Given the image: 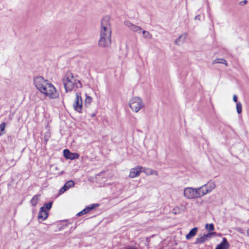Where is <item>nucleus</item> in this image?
I'll use <instances>...</instances> for the list:
<instances>
[{
    "label": "nucleus",
    "mask_w": 249,
    "mask_h": 249,
    "mask_svg": "<svg viewBox=\"0 0 249 249\" xmlns=\"http://www.w3.org/2000/svg\"><path fill=\"white\" fill-rule=\"evenodd\" d=\"M33 81L36 89L45 96L53 99L59 97L54 86L43 77L36 76L34 78Z\"/></svg>",
    "instance_id": "obj_1"
},
{
    "label": "nucleus",
    "mask_w": 249,
    "mask_h": 249,
    "mask_svg": "<svg viewBox=\"0 0 249 249\" xmlns=\"http://www.w3.org/2000/svg\"><path fill=\"white\" fill-rule=\"evenodd\" d=\"M63 84L66 92L81 88L82 85L80 80L75 79L71 72H68L63 79Z\"/></svg>",
    "instance_id": "obj_2"
},
{
    "label": "nucleus",
    "mask_w": 249,
    "mask_h": 249,
    "mask_svg": "<svg viewBox=\"0 0 249 249\" xmlns=\"http://www.w3.org/2000/svg\"><path fill=\"white\" fill-rule=\"evenodd\" d=\"M111 34L110 18L108 16H105L101 21L99 37H111Z\"/></svg>",
    "instance_id": "obj_3"
},
{
    "label": "nucleus",
    "mask_w": 249,
    "mask_h": 249,
    "mask_svg": "<svg viewBox=\"0 0 249 249\" xmlns=\"http://www.w3.org/2000/svg\"><path fill=\"white\" fill-rule=\"evenodd\" d=\"M74 110L79 113L82 112L83 108V100L80 92L76 93V98L72 105Z\"/></svg>",
    "instance_id": "obj_4"
},
{
    "label": "nucleus",
    "mask_w": 249,
    "mask_h": 249,
    "mask_svg": "<svg viewBox=\"0 0 249 249\" xmlns=\"http://www.w3.org/2000/svg\"><path fill=\"white\" fill-rule=\"evenodd\" d=\"M129 107L135 112H138L140 109V98L135 97L129 101Z\"/></svg>",
    "instance_id": "obj_5"
},
{
    "label": "nucleus",
    "mask_w": 249,
    "mask_h": 249,
    "mask_svg": "<svg viewBox=\"0 0 249 249\" xmlns=\"http://www.w3.org/2000/svg\"><path fill=\"white\" fill-rule=\"evenodd\" d=\"M111 44V37H99L98 45L101 48H108Z\"/></svg>",
    "instance_id": "obj_6"
},
{
    "label": "nucleus",
    "mask_w": 249,
    "mask_h": 249,
    "mask_svg": "<svg viewBox=\"0 0 249 249\" xmlns=\"http://www.w3.org/2000/svg\"><path fill=\"white\" fill-rule=\"evenodd\" d=\"M215 234V232H209L207 234H204L202 236L198 237L195 241V244H199L205 242L209 239H211L212 235Z\"/></svg>",
    "instance_id": "obj_7"
},
{
    "label": "nucleus",
    "mask_w": 249,
    "mask_h": 249,
    "mask_svg": "<svg viewBox=\"0 0 249 249\" xmlns=\"http://www.w3.org/2000/svg\"><path fill=\"white\" fill-rule=\"evenodd\" d=\"M184 196L188 199H195L194 188L192 187H186L184 189Z\"/></svg>",
    "instance_id": "obj_8"
},
{
    "label": "nucleus",
    "mask_w": 249,
    "mask_h": 249,
    "mask_svg": "<svg viewBox=\"0 0 249 249\" xmlns=\"http://www.w3.org/2000/svg\"><path fill=\"white\" fill-rule=\"evenodd\" d=\"M64 156L67 159L74 160L78 159L79 155L77 153H71L69 150L65 149L63 151Z\"/></svg>",
    "instance_id": "obj_9"
},
{
    "label": "nucleus",
    "mask_w": 249,
    "mask_h": 249,
    "mask_svg": "<svg viewBox=\"0 0 249 249\" xmlns=\"http://www.w3.org/2000/svg\"><path fill=\"white\" fill-rule=\"evenodd\" d=\"M98 206H99V204H93L90 206H88V207H86L82 211H81L80 212L78 213L77 214V215L80 216L82 215H83L84 214H86V213H89V212H90L91 210H92L93 209H94L95 208L98 207Z\"/></svg>",
    "instance_id": "obj_10"
},
{
    "label": "nucleus",
    "mask_w": 249,
    "mask_h": 249,
    "mask_svg": "<svg viewBox=\"0 0 249 249\" xmlns=\"http://www.w3.org/2000/svg\"><path fill=\"white\" fill-rule=\"evenodd\" d=\"M229 244L225 237L222 238V242L217 245L215 249H228L229 247Z\"/></svg>",
    "instance_id": "obj_11"
},
{
    "label": "nucleus",
    "mask_w": 249,
    "mask_h": 249,
    "mask_svg": "<svg viewBox=\"0 0 249 249\" xmlns=\"http://www.w3.org/2000/svg\"><path fill=\"white\" fill-rule=\"evenodd\" d=\"M48 216V214L46 210H44V207H41L38 214V219L45 220L46 219H47Z\"/></svg>",
    "instance_id": "obj_12"
},
{
    "label": "nucleus",
    "mask_w": 249,
    "mask_h": 249,
    "mask_svg": "<svg viewBox=\"0 0 249 249\" xmlns=\"http://www.w3.org/2000/svg\"><path fill=\"white\" fill-rule=\"evenodd\" d=\"M203 187L207 190L206 193H210L215 187V184L213 181L210 180L207 183L203 185Z\"/></svg>",
    "instance_id": "obj_13"
},
{
    "label": "nucleus",
    "mask_w": 249,
    "mask_h": 249,
    "mask_svg": "<svg viewBox=\"0 0 249 249\" xmlns=\"http://www.w3.org/2000/svg\"><path fill=\"white\" fill-rule=\"evenodd\" d=\"M187 35V34L185 33L181 36H179L177 38L175 41V43L177 45H180V44H182L185 41Z\"/></svg>",
    "instance_id": "obj_14"
},
{
    "label": "nucleus",
    "mask_w": 249,
    "mask_h": 249,
    "mask_svg": "<svg viewBox=\"0 0 249 249\" xmlns=\"http://www.w3.org/2000/svg\"><path fill=\"white\" fill-rule=\"evenodd\" d=\"M141 173H144L146 175H155L157 176L158 175V172L156 170H154L149 168H145L142 167H141Z\"/></svg>",
    "instance_id": "obj_15"
},
{
    "label": "nucleus",
    "mask_w": 249,
    "mask_h": 249,
    "mask_svg": "<svg viewBox=\"0 0 249 249\" xmlns=\"http://www.w3.org/2000/svg\"><path fill=\"white\" fill-rule=\"evenodd\" d=\"M124 24L126 26H127L128 28H129L131 30H132L134 32L138 31L140 29L139 27L132 24L129 21H124Z\"/></svg>",
    "instance_id": "obj_16"
},
{
    "label": "nucleus",
    "mask_w": 249,
    "mask_h": 249,
    "mask_svg": "<svg viewBox=\"0 0 249 249\" xmlns=\"http://www.w3.org/2000/svg\"><path fill=\"white\" fill-rule=\"evenodd\" d=\"M198 231V229L197 227H195L193 228L189 232L188 234H187L186 235V238L188 240H189L191 239L192 237L195 236L196 234L197 233V231Z\"/></svg>",
    "instance_id": "obj_17"
},
{
    "label": "nucleus",
    "mask_w": 249,
    "mask_h": 249,
    "mask_svg": "<svg viewBox=\"0 0 249 249\" xmlns=\"http://www.w3.org/2000/svg\"><path fill=\"white\" fill-rule=\"evenodd\" d=\"M140 173V167H138L135 169H132L129 174V177L133 178L137 176H139Z\"/></svg>",
    "instance_id": "obj_18"
},
{
    "label": "nucleus",
    "mask_w": 249,
    "mask_h": 249,
    "mask_svg": "<svg viewBox=\"0 0 249 249\" xmlns=\"http://www.w3.org/2000/svg\"><path fill=\"white\" fill-rule=\"evenodd\" d=\"M217 63L223 64L226 66H228V63L227 61L224 59L218 58L213 60L212 62V64L213 65Z\"/></svg>",
    "instance_id": "obj_19"
},
{
    "label": "nucleus",
    "mask_w": 249,
    "mask_h": 249,
    "mask_svg": "<svg viewBox=\"0 0 249 249\" xmlns=\"http://www.w3.org/2000/svg\"><path fill=\"white\" fill-rule=\"evenodd\" d=\"M200 189L201 188H199L194 189L195 199L197 198H199V197H200L203 196L204 193H200Z\"/></svg>",
    "instance_id": "obj_20"
},
{
    "label": "nucleus",
    "mask_w": 249,
    "mask_h": 249,
    "mask_svg": "<svg viewBox=\"0 0 249 249\" xmlns=\"http://www.w3.org/2000/svg\"><path fill=\"white\" fill-rule=\"evenodd\" d=\"M39 196L40 195H35L31 200L30 202L33 206H36L37 205Z\"/></svg>",
    "instance_id": "obj_21"
},
{
    "label": "nucleus",
    "mask_w": 249,
    "mask_h": 249,
    "mask_svg": "<svg viewBox=\"0 0 249 249\" xmlns=\"http://www.w3.org/2000/svg\"><path fill=\"white\" fill-rule=\"evenodd\" d=\"M86 98L85 100V106L86 107L89 106L92 100V99L91 97L88 96L87 94H86Z\"/></svg>",
    "instance_id": "obj_22"
},
{
    "label": "nucleus",
    "mask_w": 249,
    "mask_h": 249,
    "mask_svg": "<svg viewBox=\"0 0 249 249\" xmlns=\"http://www.w3.org/2000/svg\"><path fill=\"white\" fill-rule=\"evenodd\" d=\"M184 209L183 206H181V209L179 208V207H177L172 210V213L175 214H177L178 213H180L181 212V211H184Z\"/></svg>",
    "instance_id": "obj_23"
},
{
    "label": "nucleus",
    "mask_w": 249,
    "mask_h": 249,
    "mask_svg": "<svg viewBox=\"0 0 249 249\" xmlns=\"http://www.w3.org/2000/svg\"><path fill=\"white\" fill-rule=\"evenodd\" d=\"M236 110L238 114H240L242 111V106L240 102H238L236 104Z\"/></svg>",
    "instance_id": "obj_24"
},
{
    "label": "nucleus",
    "mask_w": 249,
    "mask_h": 249,
    "mask_svg": "<svg viewBox=\"0 0 249 249\" xmlns=\"http://www.w3.org/2000/svg\"><path fill=\"white\" fill-rule=\"evenodd\" d=\"M205 229L209 231H213L214 229V225L213 224L211 223L210 224H207L205 226Z\"/></svg>",
    "instance_id": "obj_25"
},
{
    "label": "nucleus",
    "mask_w": 249,
    "mask_h": 249,
    "mask_svg": "<svg viewBox=\"0 0 249 249\" xmlns=\"http://www.w3.org/2000/svg\"><path fill=\"white\" fill-rule=\"evenodd\" d=\"M65 185L67 186L68 188H70L71 187L74 186V182L73 181L70 180L66 182Z\"/></svg>",
    "instance_id": "obj_26"
},
{
    "label": "nucleus",
    "mask_w": 249,
    "mask_h": 249,
    "mask_svg": "<svg viewBox=\"0 0 249 249\" xmlns=\"http://www.w3.org/2000/svg\"><path fill=\"white\" fill-rule=\"evenodd\" d=\"M142 33H143V36L147 38V39H150L152 37V36L150 35V34L147 32V31H143L142 32Z\"/></svg>",
    "instance_id": "obj_27"
},
{
    "label": "nucleus",
    "mask_w": 249,
    "mask_h": 249,
    "mask_svg": "<svg viewBox=\"0 0 249 249\" xmlns=\"http://www.w3.org/2000/svg\"><path fill=\"white\" fill-rule=\"evenodd\" d=\"M53 202L45 203L42 207H44V210L47 209L49 210L52 207Z\"/></svg>",
    "instance_id": "obj_28"
},
{
    "label": "nucleus",
    "mask_w": 249,
    "mask_h": 249,
    "mask_svg": "<svg viewBox=\"0 0 249 249\" xmlns=\"http://www.w3.org/2000/svg\"><path fill=\"white\" fill-rule=\"evenodd\" d=\"M68 189H69L68 187L65 184L60 189L59 192L60 194H62V193H64L65 192H66Z\"/></svg>",
    "instance_id": "obj_29"
},
{
    "label": "nucleus",
    "mask_w": 249,
    "mask_h": 249,
    "mask_svg": "<svg viewBox=\"0 0 249 249\" xmlns=\"http://www.w3.org/2000/svg\"><path fill=\"white\" fill-rule=\"evenodd\" d=\"M199 188H201L200 190V193H204L203 196L208 194V193H206L207 190L205 188V187H203V185Z\"/></svg>",
    "instance_id": "obj_30"
},
{
    "label": "nucleus",
    "mask_w": 249,
    "mask_h": 249,
    "mask_svg": "<svg viewBox=\"0 0 249 249\" xmlns=\"http://www.w3.org/2000/svg\"><path fill=\"white\" fill-rule=\"evenodd\" d=\"M5 126V124L4 123H2L0 124V136L2 134L1 131H3L4 130Z\"/></svg>",
    "instance_id": "obj_31"
},
{
    "label": "nucleus",
    "mask_w": 249,
    "mask_h": 249,
    "mask_svg": "<svg viewBox=\"0 0 249 249\" xmlns=\"http://www.w3.org/2000/svg\"><path fill=\"white\" fill-rule=\"evenodd\" d=\"M233 101L234 102H237V97L236 95H234L233 96Z\"/></svg>",
    "instance_id": "obj_32"
},
{
    "label": "nucleus",
    "mask_w": 249,
    "mask_h": 249,
    "mask_svg": "<svg viewBox=\"0 0 249 249\" xmlns=\"http://www.w3.org/2000/svg\"><path fill=\"white\" fill-rule=\"evenodd\" d=\"M124 249H137V248L133 247H128L127 248H124Z\"/></svg>",
    "instance_id": "obj_33"
},
{
    "label": "nucleus",
    "mask_w": 249,
    "mask_h": 249,
    "mask_svg": "<svg viewBox=\"0 0 249 249\" xmlns=\"http://www.w3.org/2000/svg\"><path fill=\"white\" fill-rule=\"evenodd\" d=\"M11 161H12V162H13V165H15V164H16V161H14L13 160H11Z\"/></svg>",
    "instance_id": "obj_34"
},
{
    "label": "nucleus",
    "mask_w": 249,
    "mask_h": 249,
    "mask_svg": "<svg viewBox=\"0 0 249 249\" xmlns=\"http://www.w3.org/2000/svg\"><path fill=\"white\" fill-rule=\"evenodd\" d=\"M242 2L244 3V4H246L247 3V0H244L242 1ZM242 3V2H241Z\"/></svg>",
    "instance_id": "obj_35"
},
{
    "label": "nucleus",
    "mask_w": 249,
    "mask_h": 249,
    "mask_svg": "<svg viewBox=\"0 0 249 249\" xmlns=\"http://www.w3.org/2000/svg\"><path fill=\"white\" fill-rule=\"evenodd\" d=\"M199 18V15H197V16H196L195 17V18H196V19H198V18Z\"/></svg>",
    "instance_id": "obj_36"
},
{
    "label": "nucleus",
    "mask_w": 249,
    "mask_h": 249,
    "mask_svg": "<svg viewBox=\"0 0 249 249\" xmlns=\"http://www.w3.org/2000/svg\"><path fill=\"white\" fill-rule=\"evenodd\" d=\"M91 116L92 117H94L95 116V113H93V114H92L91 115Z\"/></svg>",
    "instance_id": "obj_37"
},
{
    "label": "nucleus",
    "mask_w": 249,
    "mask_h": 249,
    "mask_svg": "<svg viewBox=\"0 0 249 249\" xmlns=\"http://www.w3.org/2000/svg\"><path fill=\"white\" fill-rule=\"evenodd\" d=\"M247 234L248 235H249V229L247 231Z\"/></svg>",
    "instance_id": "obj_38"
},
{
    "label": "nucleus",
    "mask_w": 249,
    "mask_h": 249,
    "mask_svg": "<svg viewBox=\"0 0 249 249\" xmlns=\"http://www.w3.org/2000/svg\"><path fill=\"white\" fill-rule=\"evenodd\" d=\"M143 107V106H142V105L141 104V107L142 108Z\"/></svg>",
    "instance_id": "obj_39"
}]
</instances>
